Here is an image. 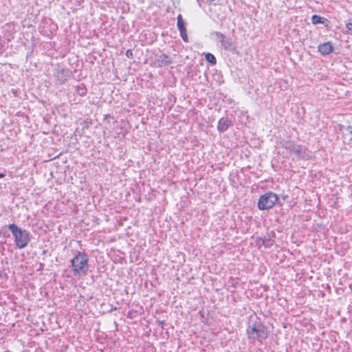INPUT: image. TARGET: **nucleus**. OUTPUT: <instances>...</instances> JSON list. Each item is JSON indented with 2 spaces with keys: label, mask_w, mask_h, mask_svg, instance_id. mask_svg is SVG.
<instances>
[{
  "label": "nucleus",
  "mask_w": 352,
  "mask_h": 352,
  "mask_svg": "<svg viewBox=\"0 0 352 352\" xmlns=\"http://www.w3.org/2000/svg\"><path fill=\"white\" fill-rule=\"evenodd\" d=\"M8 228L12 232L16 246L19 249L25 248L29 243L30 234L14 223L9 224Z\"/></svg>",
  "instance_id": "obj_1"
},
{
  "label": "nucleus",
  "mask_w": 352,
  "mask_h": 352,
  "mask_svg": "<svg viewBox=\"0 0 352 352\" xmlns=\"http://www.w3.org/2000/svg\"><path fill=\"white\" fill-rule=\"evenodd\" d=\"M88 259L86 255L81 252L78 254L71 260L72 266L75 274H85L87 271Z\"/></svg>",
  "instance_id": "obj_2"
},
{
  "label": "nucleus",
  "mask_w": 352,
  "mask_h": 352,
  "mask_svg": "<svg viewBox=\"0 0 352 352\" xmlns=\"http://www.w3.org/2000/svg\"><path fill=\"white\" fill-rule=\"evenodd\" d=\"M278 201V197L275 193L268 192L262 195L258 202L260 210H267L272 208Z\"/></svg>",
  "instance_id": "obj_3"
},
{
  "label": "nucleus",
  "mask_w": 352,
  "mask_h": 352,
  "mask_svg": "<svg viewBox=\"0 0 352 352\" xmlns=\"http://www.w3.org/2000/svg\"><path fill=\"white\" fill-rule=\"evenodd\" d=\"M215 36L216 40L221 44V47L228 51L234 50V46L230 38H227L223 34L219 32H214L212 34Z\"/></svg>",
  "instance_id": "obj_4"
},
{
  "label": "nucleus",
  "mask_w": 352,
  "mask_h": 352,
  "mask_svg": "<svg viewBox=\"0 0 352 352\" xmlns=\"http://www.w3.org/2000/svg\"><path fill=\"white\" fill-rule=\"evenodd\" d=\"M318 48L321 54L324 56L329 54L333 50V47L330 42L320 44L318 45Z\"/></svg>",
  "instance_id": "obj_5"
},
{
  "label": "nucleus",
  "mask_w": 352,
  "mask_h": 352,
  "mask_svg": "<svg viewBox=\"0 0 352 352\" xmlns=\"http://www.w3.org/2000/svg\"><path fill=\"white\" fill-rule=\"evenodd\" d=\"M290 151L296 154V156L298 159H304L305 158V151L302 150L300 146L299 145H292L290 147Z\"/></svg>",
  "instance_id": "obj_6"
},
{
  "label": "nucleus",
  "mask_w": 352,
  "mask_h": 352,
  "mask_svg": "<svg viewBox=\"0 0 352 352\" xmlns=\"http://www.w3.org/2000/svg\"><path fill=\"white\" fill-rule=\"evenodd\" d=\"M230 125V122L228 120V118H222L219 120L218 122V130L220 132H224L226 131L228 128V126Z\"/></svg>",
  "instance_id": "obj_7"
},
{
  "label": "nucleus",
  "mask_w": 352,
  "mask_h": 352,
  "mask_svg": "<svg viewBox=\"0 0 352 352\" xmlns=\"http://www.w3.org/2000/svg\"><path fill=\"white\" fill-rule=\"evenodd\" d=\"M261 332V327L253 326L250 327L248 329V333H249L250 336H251L253 338H256V337H258V333Z\"/></svg>",
  "instance_id": "obj_8"
},
{
  "label": "nucleus",
  "mask_w": 352,
  "mask_h": 352,
  "mask_svg": "<svg viewBox=\"0 0 352 352\" xmlns=\"http://www.w3.org/2000/svg\"><path fill=\"white\" fill-rule=\"evenodd\" d=\"M177 28L179 30V32L186 31V29L184 25V22L182 19V16L181 14H179L177 16Z\"/></svg>",
  "instance_id": "obj_9"
},
{
  "label": "nucleus",
  "mask_w": 352,
  "mask_h": 352,
  "mask_svg": "<svg viewBox=\"0 0 352 352\" xmlns=\"http://www.w3.org/2000/svg\"><path fill=\"white\" fill-rule=\"evenodd\" d=\"M205 58H206V60L208 62L210 63L212 65H215L217 63L215 56L210 53H207L205 56Z\"/></svg>",
  "instance_id": "obj_10"
},
{
  "label": "nucleus",
  "mask_w": 352,
  "mask_h": 352,
  "mask_svg": "<svg viewBox=\"0 0 352 352\" xmlns=\"http://www.w3.org/2000/svg\"><path fill=\"white\" fill-rule=\"evenodd\" d=\"M323 19H324L318 15H313L311 18V21L314 24L323 23Z\"/></svg>",
  "instance_id": "obj_11"
},
{
  "label": "nucleus",
  "mask_w": 352,
  "mask_h": 352,
  "mask_svg": "<svg viewBox=\"0 0 352 352\" xmlns=\"http://www.w3.org/2000/svg\"><path fill=\"white\" fill-rule=\"evenodd\" d=\"M340 130L343 131L344 135L352 134V126H341Z\"/></svg>",
  "instance_id": "obj_12"
},
{
  "label": "nucleus",
  "mask_w": 352,
  "mask_h": 352,
  "mask_svg": "<svg viewBox=\"0 0 352 352\" xmlns=\"http://www.w3.org/2000/svg\"><path fill=\"white\" fill-rule=\"evenodd\" d=\"M263 244L267 247V248H269L270 246L272 245L273 244V241L271 240V239H265V240H263Z\"/></svg>",
  "instance_id": "obj_13"
},
{
  "label": "nucleus",
  "mask_w": 352,
  "mask_h": 352,
  "mask_svg": "<svg viewBox=\"0 0 352 352\" xmlns=\"http://www.w3.org/2000/svg\"><path fill=\"white\" fill-rule=\"evenodd\" d=\"M180 35L182 38V39L185 41V42H188V36H187V34H186V31H184V32H180Z\"/></svg>",
  "instance_id": "obj_14"
},
{
  "label": "nucleus",
  "mask_w": 352,
  "mask_h": 352,
  "mask_svg": "<svg viewBox=\"0 0 352 352\" xmlns=\"http://www.w3.org/2000/svg\"><path fill=\"white\" fill-rule=\"evenodd\" d=\"M258 338H261L262 339L266 338V333H265V331L263 329V328H261V332L258 333Z\"/></svg>",
  "instance_id": "obj_15"
},
{
  "label": "nucleus",
  "mask_w": 352,
  "mask_h": 352,
  "mask_svg": "<svg viewBox=\"0 0 352 352\" xmlns=\"http://www.w3.org/2000/svg\"><path fill=\"white\" fill-rule=\"evenodd\" d=\"M346 26L349 31H352V23H347Z\"/></svg>",
  "instance_id": "obj_16"
},
{
  "label": "nucleus",
  "mask_w": 352,
  "mask_h": 352,
  "mask_svg": "<svg viewBox=\"0 0 352 352\" xmlns=\"http://www.w3.org/2000/svg\"><path fill=\"white\" fill-rule=\"evenodd\" d=\"M126 55L128 57H130L131 56H132V52H131L130 50H128L126 51Z\"/></svg>",
  "instance_id": "obj_17"
},
{
  "label": "nucleus",
  "mask_w": 352,
  "mask_h": 352,
  "mask_svg": "<svg viewBox=\"0 0 352 352\" xmlns=\"http://www.w3.org/2000/svg\"><path fill=\"white\" fill-rule=\"evenodd\" d=\"M161 58H162V56H161ZM166 58H168V56H166V55H163V60H165V59H166ZM163 61H164V60H162V62H163Z\"/></svg>",
  "instance_id": "obj_18"
},
{
  "label": "nucleus",
  "mask_w": 352,
  "mask_h": 352,
  "mask_svg": "<svg viewBox=\"0 0 352 352\" xmlns=\"http://www.w3.org/2000/svg\"><path fill=\"white\" fill-rule=\"evenodd\" d=\"M3 176V174L0 173V178H2Z\"/></svg>",
  "instance_id": "obj_19"
},
{
  "label": "nucleus",
  "mask_w": 352,
  "mask_h": 352,
  "mask_svg": "<svg viewBox=\"0 0 352 352\" xmlns=\"http://www.w3.org/2000/svg\"><path fill=\"white\" fill-rule=\"evenodd\" d=\"M163 323H164V322H163V321H160V324H162Z\"/></svg>",
  "instance_id": "obj_20"
},
{
  "label": "nucleus",
  "mask_w": 352,
  "mask_h": 352,
  "mask_svg": "<svg viewBox=\"0 0 352 352\" xmlns=\"http://www.w3.org/2000/svg\"><path fill=\"white\" fill-rule=\"evenodd\" d=\"M351 142H352V138L351 139Z\"/></svg>",
  "instance_id": "obj_21"
}]
</instances>
